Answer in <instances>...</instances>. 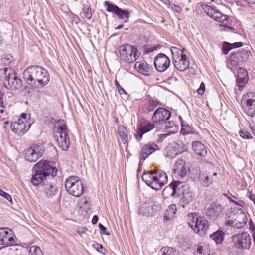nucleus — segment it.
I'll return each instance as SVG.
<instances>
[{
    "mask_svg": "<svg viewBox=\"0 0 255 255\" xmlns=\"http://www.w3.org/2000/svg\"><path fill=\"white\" fill-rule=\"evenodd\" d=\"M99 229L100 230L103 232V234H106V235H110V233L109 232H107L106 231V228L102 224L100 223L99 224Z\"/></svg>",
    "mask_w": 255,
    "mask_h": 255,
    "instance_id": "nucleus-53",
    "label": "nucleus"
},
{
    "mask_svg": "<svg viewBox=\"0 0 255 255\" xmlns=\"http://www.w3.org/2000/svg\"><path fill=\"white\" fill-rule=\"evenodd\" d=\"M154 64L156 70L160 72H162L168 68L170 60L165 54L159 53L155 58Z\"/></svg>",
    "mask_w": 255,
    "mask_h": 255,
    "instance_id": "nucleus-14",
    "label": "nucleus"
},
{
    "mask_svg": "<svg viewBox=\"0 0 255 255\" xmlns=\"http://www.w3.org/2000/svg\"><path fill=\"white\" fill-rule=\"evenodd\" d=\"M194 255H210V251L206 246L198 245Z\"/></svg>",
    "mask_w": 255,
    "mask_h": 255,
    "instance_id": "nucleus-38",
    "label": "nucleus"
},
{
    "mask_svg": "<svg viewBox=\"0 0 255 255\" xmlns=\"http://www.w3.org/2000/svg\"><path fill=\"white\" fill-rule=\"evenodd\" d=\"M86 229V228H78L77 229V233L79 234V235H81L82 234V233H84L85 230Z\"/></svg>",
    "mask_w": 255,
    "mask_h": 255,
    "instance_id": "nucleus-58",
    "label": "nucleus"
},
{
    "mask_svg": "<svg viewBox=\"0 0 255 255\" xmlns=\"http://www.w3.org/2000/svg\"><path fill=\"white\" fill-rule=\"evenodd\" d=\"M10 62H11V60L9 58H5L2 59V63L3 64H6L9 63Z\"/></svg>",
    "mask_w": 255,
    "mask_h": 255,
    "instance_id": "nucleus-60",
    "label": "nucleus"
},
{
    "mask_svg": "<svg viewBox=\"0 0 255 255\" xmlns=\"http://www.w3.org/2000/svg\"><path fill=\"white\" fill-rule=\"evenodd\" d=\"M2 97H3V93L1 92V91L0 90V106L3 107V102L2 101Z\"/></svg>",
    "mask_w": 255,
    "mask_h": 255,
    "instance_id": "nucleus-56",
    "label": "nucleus"
},
{
    "mask_svg": "<svg viewBox=\"0 0 255 255\" xmlns=\"http://www.w3.org/2000/svg\"><path fill=\"white\" fill-rule=\"evenodd\" d=\"M23 78L28 84L44 87L49 82V76L47 70L37 65L27 67L23 73Z\"/></svg>",
    "mask_w": 255,
    "mask_h": 255,
    "instance_id": "nucleus-2",
    "label": "nucleus"
},
{
    "mask_svg": "<svg viewBox=\"0 0 255 255\" xmlns=\"http://www.w3.org/2000/svg\"><path fill=\"white\" fill-rule=\"evenodd\" d=\"M115 14L121 19H124L125 22H127L130 17V13L128 10H123L119 8Z\"/></svg>",
    "mask_w": 255,
    "mask_h": 255,
    "instance_id": "nucleus-36",
    "label": "nucleus"
},
{
    "mask_svg": "<svg viewBox=\"0 0 255 255\" xmlns=\"http://www.w3.org/2000/svg\"><path fill=\"white\" fill-rule=\"evenodd\" d=\"M239 134L241 137L244 139H250L252 137L251 134L245 129L241 130L239 132Z\"/></svg>",
    "mask_w": 255,
    "mask_h": 255,
    "instance_id": "nucleus-47",
    "label": "nucleus"
},
{
    "mask_svg": "<svg viewBox=\"0 0 255 255\" xmlns=\"http://www.w3.org/2000/svg\"><path fill=\"white\" fill-rule=\"evenodd\" d=\"M228 24H220L219 26V29L221 31H230L232 30L233 27L230 26H228Z\"/></svg>",
    "mask_w": 255,
    "mask_h": 255,
    "instance_id": "nucleus-48",
    "label": "nucleus"
},
{
    "mask_svg": "<svg viewBox=\"0 0 255 255\" xmlns=\"http://www.w3.org/2000/svg\"><path fill=\"white\" fill-rule=\"evenodd\" d=\"M201 7L205 13L216 22L224 24H231V19L229 16L222 13L216 7L203 4Z\"/></svg>",
    "mask_w": 255,
    "mask_h": 255,
    "instance_id": "nucleus-9",
    "label": "nucleus"
},
{
    "mask_svg": "<svg viewBox=\"0 0 255 255\" xmlns=\"http://www.w3.org/2000/svg\"><path fill=\"white\" fill-rule=\"evenodd\" d=\"M253 134L255 136V128L254 127L251 128Z\"/></svg>",
    "mask_w": 255,
    "mask_h": 255,
    "instance_id": "nucleus-64",
    "label": "nucleus"
},
{
    "mask_svg": "<svg viewBox=\"0 0 255 255\" xmlns=\"http://www.w3.org/2000/svg\"><path fill=\"white\" fill-rule=\"evenodd\" d=\"M42 187L43 190L48 198L54 196L58 191L57 187L51 182L47 181L45 183H44Z\"/></svg>",
    "mask_w": 255,
    "mask_h": 255,
    "instance_id": "nucleus-29",
    "label": "nucleus"
},
{
    "mask_svg": "<svg viewBox=\"0 0 255 255\" xmlns=\"http://www.w3.org/2000/svg\"><path fill=\"white\" fill-rule=\"evenodd\" d=\"M192 149L194 153L201 157H204L207 154V150L204 145L198 141H193L192 143Z\"/></svg>",
    "mask_w": 255,
    "mask_h": 255,
    "instance_id": "nucleus-31",
    "label": "nucleus"
},
{
    "mask_svg": "<svg viewBox=\"0 0 255 255\" xmlns=\"http://www.w3.org/2000/svg\"><path fill=\"white\" fill-rule=\"evenodd\" d=\"M29 253L31 255H42L43 253L39 246H32L30 247Z\"/></svg>",
    "mask_w": 255,
    "mask_h": 255,
    "instance_id": "nucleus-43",
    "label": "nucleus"
},
{
    "mask_svg": "<svg viewBox=\"0 0 255 255\" xmlns=\"http://www.w3.org/2000/svg\"><path fill=\"white\" fill-rule=\"evenodd\" d=\"M245 2L250 4H254L255 3V0H243Z\"/></svg>",
    "mask_w": 255,
    "mask_h": 255,
    "instance_id": "nucleus-59",
    "label": "nucleus"
},
{
    "mask_svg": "<svg viewBox=\"0 0 255 255\" xmlns=\"http://www.w3.org/2000/svg\"><path fill=\"white\" fill-rule=\"evenodd\" d=\"M118 133L122 142L124 144L126 143L128 139V130L127 128L123 125L119 126Z\"/></svg>",
    "mask_w": 255,
    "mask_h": 255,
    "instance_id": "nucleus-34",
    "label": "nucleus"
},
{
    "mask_svg": "<svg viewBox=\"0 0 255 255\" xmlns=\"http://www.w3.org/2000/svg\"><path fill=\"white\" fill-rule=\"evenodd\" d=\"M8 228H0V244L9 246L14 243V239Z\"/></svg>",
    "mask_w": 255,
    "mask_h": 255,
    "instance_id": "nucleus-24",
    "label": "nucleus"
},
{
    "mask_svg": "<svg viewBox=\"0 0 255 255\" xmlns=\"http://www.w3.org/2000/svg\"><path fill=\"white\" fill-rule=\"evenodd\" d=\"M176 207L175 204H171L170 205L164 214V220L169 221L173 219L176 213Z\"/></svg>",
    "mask_w": 255,
    "mask_h": 255,
    "instance_id": "nucleus-35",
    "label": "nucleus"
},
{
    "mask_svg": "<svg viewBox=\"0 0 255 255\" xmlns=\"http://www.w3.org/2000/svg\"><path fill=\"white\" fill-rule=\"evenodd\" d=\"M115 84L120 94L126 93L125 90L120 86L117 80H115Z\"/></svg>",
    "mask_w": 255,
    "mask_h": 255,
    "instance_id": "nucleus-52",
    "label": "nucleus"
},
{
    "mask_svg": "<svg viewBox=\"0 0 255 255\" xmlns=\"http://www.w3.org/2000/svg\"><path fill=\"white\" fill-rule=\"evenodd\" d=\"M248 81L247 71L242 68L238 70L237 78L236 80L237 85L241 88L243 87ZM241 90L240 89H239Z\"/></svg>",
    "mask_w": 255,
    "mask_h": 255,
    "instance_id": "nucleus-26",
    "label": "nucleus"
},
{
    "mask_svg": "<svg viewBox=\"0 0 255 255\" xmlns=\"http://www.w3.org/2000/svg\"><path fill=\"white\" fill-rule=\"evenodd\" d=\"M159 149L158 146L153 142L144 144L140 151L141 158L144 160L149 155Z\"/></svg>",
    "mask_w": 255,
    "mask_h": 255,
    "instance_id": "nucleus-23",
    "label": "nucleus"
},
{
    "mask_svg": "<svg viewBox=\"0 0 255 255\" xmlns=\"http://www.w3.org/2000/svg\"><path fill=\"white\" fill-rule=\"evenodd\" d=\"M139 214L148 216L152 215L153 213V207L148 203L142 204L138 209Z\"/></svg>",
    "mask_w": 255,
    "mask_h": 255,
    "instance_id": "nucleus-33",
    "label": "nucleus"
},
{
    "mask_svg": "<svg viewBox=\"0 0 255 255\" xmlns=\"http://www.w3.org/2000/svg\"><path fill=\"white\" fill-rule=\"evenodd\" d=\"M135 69L144 75H149L151 72L152 67L145 61L137 62L134 65Z\"/></svg>",
    "mask_w": 255,
    "mask_h": 255,
    "instance_id": "nucleus-27",
    "label": "nucleus"
},
{
    "mask_svg": "<svg viewBox=\"0 0 255 255\" xmlns=\"http://www.w3.org/2000/svg\"><path fill=\"white\" fill-rule=\"evenodd\" d=\"M119 53L121 60L127 63L134 62L140 55L137 49L128 44L121 46Z\"/></svg>",
    "mask_w": 255,
    "mask_h": 255,
    "instance_id": "nucleus-7",
    "label": "nucleus"
},
{
    "mask_svg": "<svg viewBox=\"0 0 255 255\" xmlns=\"http://www.w3.org/2000/svg\"><path fill=\"white\" fill-rule=\"evenodd\" d=\"M34 174L31 179V183L37 186L40 184L43 186L48 178L52 179L57 174V169L47 161H40L33 167Z\"/></svg>",
    "mask_w": 255,
    "mask_h": 255,
    "instance_id": "nucleus-1",
    "label": "nucleus"
},
{
    "mask_svg": "<svg viewBox=\"0 0 255 255\" xmlns=\"http://www.w3.org/2000/svg\"><path fill=\"white\" fill-rule=\"evenodd\" d=\"M217 175V173L211 174L207 172L200 171L199 172L197 180L202 186L208 187L215 180L213 177Z\"/></svg>",
    "mask_w": 255,
    "mask_h": 255,
    "instance_id": "nucleus-22",
    "label": "nucleus"
},
{
    "mask_svg": "<svg viewBox=\"0 0 255 255\" xmlns=\"http://www.w3.org/2000/svg\"><path fill=\"white\" fill-rule=\"evenodd\" d=\"M182 185L183 182L178 181L172 182L164 189L163 194L167 197L178 196L179 189L182 187Z\"/></svg>",
    "mask_w": 255,
    "mask_h": 255,
    "instance_id": "nucleus-21",
    "label": "nucleus"
},
{
    "mask_svg": "<svg viewBox=\"0 0 255 255\" xmlns=\"http://www.w3.org/2000/svg\"><path fill=\"white\" fill-rule=\"evenodd\" d=\"M159 103V102L157 100L150 99L148 102L146 108L149 111H153L158 105Z\"/></svg>",
    "mask_w": 255,
    "mask_h": 255,
    "instance_id": "nucleus-44",
    "label": "nucleus"
},
{
    "mask_svg": "<svg viewBox=\"0 0 255 255\" xmlns=\"http://www.w3.org/2000/svg\"><path fill=\"white\" fill-rule=\"evenodd\" d=\"M222 212V207L219 204L212 203L207 209L206 214L211 218H216Z\"/></svg>",
    "mask_w": 255,
    "mask_h": 255,
    "instance_id": "nucleus-28",
    "label": "nucleus"
},
{
    "mask_svg": "<svg viewBox=\"0 0 255 255\" xmlns=\"http://www.w3.org/2000/svg\"><path fill=\"white\" fill-rule=\"evenodd\" d=\"M0 80L3 82L4 87L8 90H16L22 86L21 80L10 68L5 67L0 69Z\"/></svg>",
    "mask_w": 255,
    "mask_h": 255,
    "instance_id": "nucleus-5",
    "label": "nucleus"
},
{
    "mask_svg": "<svg viewBox=\"0 0 255 255\" xmlns=\"http://www.w3.org/2000/svg\"><path fill=\"white\" fill-rule=\"evenodd\" d=\"M174 67L178 70L184 71L189 66V61L187 59L186 55L173 61Z\"/></svg>",
    "mask_w": 255,
    "mask_h": 255,
    "instance_id": "nucleus-30",
    "label": "nucleus"
},
{
    "mask_svg": "<svg viewBox=\"0 0 255 255\" xmlns=\"http://www.w3.org/2000/svg\"><path fill=\"white\" fill-rule=\"evenodd\" d=\"M0 195L12 204V200L10 195L3 191L1 188H0Z\"/></svg>",
    "mask_w": 255,
    "mask_h": 255,
    "instance_id": "nucleus-46",
    "label": "nucleus"
},
{
    "mask_svg": "<svg viewBox=\"0 0 255 255\" xmlns=\"http://www.w3.org/2000/svg\"><path fill=\"white\" fill-rule=\"evenodd\" d=\"M249 52L246 50L233 53L230 56V63L233 67L237 66L240 63L244 62L249 58Z\"/></svg>",
    "mask_w": 255,
    "mask_h": 255,
    "instance_id": "nucleus-19",
    "label": "nucleus"
},
{
    "mask_svg": "<svg viewBox=\"0 0 255 255\" xmlns=\"http://www.w3.org/2000/svg\"><path fill=\"white\" fill-rule=\"evenodd\" d=\"M93 247L98 252L103 253L105 251L103 246L98 243L93 244Z\"/></svg>",
    "mask_w": 255,
    "mask_h": 255,
    "instance_id": "nucleus-49",
    "label": "nucleus"
},
{
    "mask_svg": "<svg viewBox=\"0 0 255 255\" xmlns=\"http://www.w3.org/2000/svg\"><path fill=\"white\" fill-rule=\"evenodd\" d=\"M183 146V143L180 140L173 142L166 149V156L170 159L175 157L177 154L182 153L184 150Z\"/></svg>",
    "mask_w": 255,
    "mask_h": 255,
    "instance_id": "nucleus-15",
    "label": "nucleus"
},
{
    "mask_svg": "<svg viewBox=\"0 0 255 255\" xmlns=\"http://www.w3.org/2000/svg\"><path fill=\"white\" fill-rule=\"evenodd\" d=\"M82 13L85 18L88 19H90L92 17L91 9L90 6L89 5L84 6L83 7L82 9Z\"/></svg>",
    "mask_w": 255,
    "mask_h": 255,
    "instance_id": "nucleus-45",
    "label": "nucleus"
},
{
    "mask_svg": "<svg viewBox=\"0 0 255 255\" xmlns=\"http://www.w3.org/2000/svg\"><path fill=\"white\" fill-rule=\"evenodd\" d=\"M170 116V111L164 108H159L155 111L152 118L155 123L163 124L169 119Z\"/></svg>",
    "mask_w": 255,
    "mask_h": 255,
    "instance_id": "nucleus-18",
    "label": "nucleus"
},
{
    "mask_svg": "<svg viewBox=\"0 0 255 255\" xmlns=\"http://www.w3.org/2000/svg\"><path fill=\"white\" fill-rule=\"evenodd\" d=\"M183 186L178 191V196H182L181 201L187 204L191 202L194 198V194L188 185L183 183Z\"/></svg>",
    "mask_w": 255,
    "mask_h": 255,
    "instance_id": "nucleus-20",
    "label": "nucleus"
},
{
    "mask_svg": "<svg viewBox=\"0 0 255 255\" xmlns=\"http://www.w3.org/2000/svg\"><path fill=\"white\" fill-rule=\"evenodd\" d=\"M142 179L153 189L159 190L167 183L168 177L165 172L159 170L143 174Z\"/></svg>",
    "mask_w": 255,
    "mask_h": 255,
    "instance_id": "nucleus-3",
    "label": "nucleus"
},
{
    "mask_svg": "<svg viewBox=\"0 0 255 255\" xmlns=\"http://www.w3.org/2000/svg\"><path fill=\"white\" fill-rule=\"evenodd\" d=\"M176 12L180 13L181 12V8L180 7V6L177 5H174V7L172 8Z\"/></svg>",
    "mask_w": 255,
    "mask_h": 255,
    "instance_id": "nucleus-55",
    "label": "nucleus"
},
{
    "mask_svg": "<svg viewBox=\"0 0 255 255\" xmlns=\"http://www.w3.org/2000/svg\"><path fill=\"white\" fill-rule=\"evenodd\" d=\"M33 121L30 115L23 113L19 116H14L11 122V130L18 135L24 134L30 128Z\"/></svg>",
    "mask_w": 255,
    "mask_h": 255,
    "instance_id": "nucleus-4",
    "label": "nucleus"
},
{
    "mask_svg": "<svg viewBox=\"0 0 255 255\" xmlns=\"http://www.w3.org/2000/svg\"><path fill=\"white\" fill-rule=\"evenodd\" d=\"M65 187L67 192L75 197H79L83 193V185L77 176H70L65 181Z\"/></svg>",
    "mask_w": 255,
    "mask_h": 255,
    "instance_id": "nucleus-8",
    "label": "nucleus"
},
{
    "mask_svg": "<svg viewBox=\"0 0 255 255\" xmlns=\"http://www.w3.org/2000/svg\"><path fill=\"white\" fill-rule=\"evenodd\" d=\"M54 138L58 146L63 151H67L70 145L68 129L63 121H59Z\"/></svg>",
    "mask_w": 255,
    "mask_h": 255,
    "instance_id": "nucleus-6",
    "label": "nucleus"
},
{
    "mask_svg": "<svg viewBox=\"0 0 255 255\" xmlns=\"http://www.w3.org/2000/svg\"><path fill=\"white\" fill-rule=\"evenodd\" d=\"M234 246L238 249L249 250L251 245V239L247 232L237 234L233 236Z\"/></svg>",
    "mask_w": 255,
    "mask_h": 255,
    "instance_id": "nucleus-11",
    "label": "nucleus"
},
{
    "mask_svg": "<svg viewBox=\"0 0 255 255\" xmlns=\"http://www.w3.org/2000/svg\"><path fill=\"white\" fill-rule=\"evenodd\" d=\"M242 46V42H235L233 44H230V48L227 50L225 54H227V52L231 49L240 47Z\"/></svg>",
    "mask_w": 255,
    "mask_h": 255,
    "instance_id": "nucleus-50",
    "label": "nucleus"
},
{
    "mask_svg": "<svg viewBox=\"0 0 255 255\" xmlns=\"http://www.w3.org/2000/svg\"><path fill=\"white\" fill-rule=\"evenodd\" d=\"M160 252L162 253V255H179L178 251L176 249L167 246L162 248Z\"/></svg>",
    "mask_w": 255,
    "mask_h": 255,
    "instance_id": "nucleus-39",
    "label": "nucleus"
},
{
    "mask_svg": "<svg viewBox=\"0 0 255 255\" xmlns=\"http://www.w3.org/2000/svg\"><path fill=\"white\" fill-rule=\"evenodd\" d=\"M98 221V217L97 215H94L92 219V223L93 224H95Z\"/></svg>",
    "mask_w": 255,
    "mask_h": 255,
    "instance_id": "nucleus-54",
    "label": "nucleus"
},
{
    "mask_svg": "<svg viewBox=\"0 0 255 255\" xmlns=\"http://www.w3.org/2000/svg\"><path fill=\"white\" fill-rule=\"evenodd\" d=\"M43 150L39 145H34L25 151V158L30 162H36L42 156Z\"/></svg>",
    "mask_w": 255,
    "mask_h": 255,
    "instance_id": "nucleus-13",
    "label": "nucleus"
},
{
    "mask_svg": "<svg viewBox=\"0 0 255 255\" xmlns=\"http://www.w3.org/2000/svg\"><path fill=\"white\" fill-rule=\"evenodd\" d=\"M159 0L167 5L169 4V3H170L169 0Z\"/></svg>",
    "mask_w": 255,
    "mask_h": 255,
    "instance_id": "nucleus-61",
    "label": "nucleus"
},
{
    "mask_svg": "<svg viewBox=\"0 0 255 255\" xmlns=\"http://www.w3.org/2000/svg\"><path fill=\"white\" fill-rule=\"evenodd\" d=\"M157 49V47L156 46L151 47L149 48L146 49V52H151Z\"/></svg>",
    "mask_w": 255,
    "mask_h": 255,
    "instance_id": "nucleus-57",
    "label": "nucleus"
},
{
    "mask_svg": "<svg viewBox=\"0 0 255 255\" xmlns=\"http://www.w3.org/2000/svg\"><path fill=\"white\" fill-rule=\"evenodd\" d=\"M124 26V24H120L115 28V29L119 30L123 28Z\"/></svg>",
    "mask_w": 255,
    "mask_h": 255,
    "instance_id": "nucleus-63",
    "label": "nucleus"
},
{
    "mask_svg": "<svg viewBox=\"0 0 255 255\" xmlns=\"http://www.w3.org/2000/svg\"><path fill=\"white\" fill-rule=\"evenodd\" d=\"M104 5L107 6V11L110 12H114L115 13L119 8L117 5L111 3L108 1H106L104 2Z\"/></svg>",
    "mask_w": 255,
    "mask_h": 255,
    "instance_id": "nucleus-42",
    "label": "nucleus"
},
{
    "mask_svg": "<svg viewBox=\"0 0 255 255\" xmlns=\"http://www.w3.org/2000/svg\"><path fill=\"white\" fill-rule=\"evenodd\" d=\"M154 128V124L147 121L141 122L137 126L136 133L134 134L135 139L140 141L142 138L143 135L151 131Z\"/></svg>",
    "mask_w": 255,
    "mask_h": 255,
    "instance_id": "nucleus-16",
    "label": "nucleus"
},
{
    "mask_svg": "<svg viewBox=\"0 0 255 255\" xmlns=\"http://www.w3.org/2000/svg\"><path fill=\"white\" fill-rule=\"evenodd\" d=\"M191 217L192 220L188 222L190 227L198 234L204 235L209 226L207 220L203 217H198L195 214L192 213Z\"/></svg>",
    "mask_w": 255,
    "mask_h": 255,
    "instance_id": "nucleus-10",
    "label": "nucleus"
},
{
    "mask_svg": "<svg viewBox=\"0 0 255 255\" xmlns=\"http://www.w3.org/2000/svg\"><path fill=\"white\" fill-rule=\"evenodd\" d=\"M81 204L88 205V202L86 199H83L82 200H81Z\"/></svg>",
    "mask_w": 255,
    "mask_h": 255,
    "instance_id": "nucleus-62",
    "label": "nucleus"
},
{
    "mask_svg": "<svg viewBox=\"0 0 255 255\" xmlns=\"http://www.w3.org/2000/svg\"><path fill=\"white\" fill-rule=\"evenodd\" d=\"M243 101L246 104L244 110L250 117H253L255 114V93H248L243 95Z\"/></svg>",
    "mask_w": 255,
    "mask_h": 255,
    "instance_id": "nucleus-12",
    "label": "nucleus"
},
{
    "mask_svg": "<svg viewBox=\"0 0 255 255\" xmlns=\"http://www.w3.org/2000/svg\"><path fill=\"white\" fill-rule=\"evenodd\" d=\"M178 242L181 247L183 249L189 248L191 246L189 240L187 238L183 236L178 238Z\"/></svg>",
    "mask_w": 255,
    "mask_h": 255,
    "instance_id": "nucleus-41",
    "label": "nucleus"
},
{
    "mask_svg": "<svg viewBox=\"0 0 255 255\" xmlns=\"http://www.w3.org/2000/svg\"><path fill=\"white\" fill-rule=\"evenodd\" d=\"M185 162L183 160H178L174 164V172L180 178H183L187 173V169L185 167Z\"/></svg>",
    "mask_w": 255,
    "mask_h": 255,
    "instance_id": "nucleus-25",
    "label": "nucleus"
},
{
    "mask_svg": "<svg viewBox=\"0 0 255 255\" xmlns=\"http://www.w3.org/2000/svg\"><path fill=\"white\" fill-rule=\"evenodd\" d=\"M225 232L220 229L210 235V237L215 241L216 244H221L224 240Z\"/></svg>",
    "mask_w": 255,
    "mask_h": 255,
    "instance_id": "nucleus-32",
    "label": "nucleus"
},
{
    "mask_svg": "<svg viewBox=\"0 0 255 255\" xmlns=\"http://www.w3.org/2000/svg\"><path fill=\"white\" fill-rule=\"evenodd\" d=\"M234 216L235 218L233 220L228 221L229 224L231 227L240 229L246 225L248 221L247 217L246 214L241 210H240Z\"/></svg>",
    "mask_w": 255,
    "mask_h": 255,
    "instance_id": "nucleus-17",
    "label": "nucleus"
},
{
    "mask_svg": "<svg viewBox=\"0 0 255 255\" xmlns=\"http://www.w3.org/2000/svg\"><path fill=\"white\" fill-rule=\"evenodd\" d=\"M170 50L172 54L173 61L186 55L185 54H183L184 49H180L176 47H172Z\"/></svg>",
    "mask_w": 255,
    "mask_h": 255,
    "instance_id": "nucleus-37",
    "label": "nucleus"
},
{
    "mask_svg": "<svg viewBox=\"0 0 255 255\" xmlns=\"http://www.w3.org/2000/svg\"><path fill=\"white\" fill-rule=\"evenodd\" d=\"M163 124L165 125V129L169 133H175L177 131L178 128L173 122L166 121Z\"/></svg>",
    "mask_w": 255,
    "mask_h": 255,
    "instance_id": "nucleus-40",
    "label": "nucleus"
},
{
    "mask_svg": "<svg viewBox=\"0 0 255 255\" xmlns=\"http://www.w3.org/2000/svg\"><path fill=\"white\" fill-rule=\"evenodd\" d=\"M205 86L203 82L200 84L199 88L197 90V93L200 95H202L205 92Z\"/></svg>",
    "mask_w": 255,
    "mask_h": 255,
    "instance_id": "nucleus-51",
    "label": "nucleus"
}]
</instances>
